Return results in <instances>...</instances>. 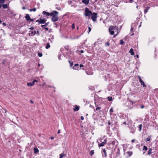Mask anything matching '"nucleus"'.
<instances>
[{"label": "nucleus", "mask_w": 158, "mask_h": 158, "mask_svg": "<svg viewBox=\"0 0 158 158\" xmlns=\"http://www.w3.org/2000/svg\"><path fill=\"white\" fill-rule=\"evenodd\" d=\"M50 16L52 17L51 20L53 22H56L59 19L58 12L56 10H53L51 12Z\"/></svg>", "instance_id": "nucleus-1"}, {"label": "nucleus", "mask_w": 158, "mask_h": 158, "mask_svg": "<svg viewBox=\"0 0 158 158\" xmlns=\"http://www.w3.org/2000/svg\"><path fill=\"white\" fill-rule=\"evenodd\" d=\"M92 14V12L89 10L87 7H86L85 11V15L86 16L89 17L91 16Z\"/></svg>", "instance_id": "nucleus-2"}, {"label": "nucleus", "mask_w": 158, "mask_h": 158, "mask_svg": "<svg viewBox=\"0 0 158 158\" xmlns=\"http://www.w3.org/2000/svg\"><path fill=\"white\" fill-rule=\"evenodd\" d=\"M47 19H41V18H40L38 20H37L36 22H38L39 24H44L45 23Z\"/></svg>", "instance_id": "nucleus-3"}, {"label": "nucleus", "mask_w": 158, "mask_h": 158, "mask_svg": "<svg viewBox=\"0 0 158 158\" xmlns=\"http://www.w3.org/2000/svg\"><path fill=\"white\" fill-rule=\"evenodd\" d=\"M97 14L96 13H93L92 14L91 19L94 22H95L97 18Z\"/></svg>", "instance_id": "nucleus-4"}, {"label": "nucleus", "mask_w": 158, "mask_h": 158, "mask_svg": "<svg viewBox=\"0 0 158 158\" xmlns=\"http://www.w3.org/2000/svg\"><path fill=\"white\" fill-rule=\"evenodd\" d=\"M109 30L110 34L111 35H113L114 33V27L113 26H110Z\"/></svg>", "instance_id": "nucleus-5"}, {"label": "nucleus", "mask_w": 158, "mask_h": 158, "mask_svg": "<svg viewBox=\"0 0 158 158\" xmlns=\"http://www.w3.org/2000/svg\"><path fill=\"white\" fill-rule=\"evenodd\" d=\"M138 78L139 79V82L140 83L141 85H142L143 87H146V85L144 84L143 81L142 80L141 77L139 76H138Z\"/></svg>", "instance_id": "nucleus-6"}, {"label": "nucleus", "mask_w": 158, "mask_h": 158, "mask_svg": "<svg viewBox=\"0 0 158 158\" xmlns=\"http://www.w3.org/2000/svg\"><path fill=\"white\" fill-rule=\"evenodd\" d=\"M107 142V140L106 139H105L104 140V141L102 142L101 143H100L98 144V146L99 147H102L104 146L105 144Z\"/></svg>", "instance_id": "nucleus-7"}, {"label": "nucleus", "mask_w": 158, "mask_h": 158, "mask_svg": "<svg viewBox=\"0 0 158 158\" xmlns=\"http://www.w3.org/2000/svg\"><path fill=\"white\" fill-rule=\"evenodd\" d=\"M42 14L46 16H50L51 13H49L48 12H46V11H44L43 12Z\"/></svg>", "instance_id": "nucleus-8"}, {"label": "nucleus", "mask_w": 158, "mask_h": 158, "mask_svg": "<svg viewBox=\"0 0 158 158\" xmlns=\"http://www.w3.org/2000/svg\"><path fill=\"white\" fill-rule=\"evenodd\" d=\"M26 19L27 21H29L31 19L30 16L28 14H27L25 16Z\"/></svg>", "instance_id": "nucleus-9"}, {"label": "nucleus", "mask_w": 158, "mask_h": 158, "mask_svg": "<svg viewBox=\"0 0 158 158\" xmlns=\"http://www.w3.org/2000/svg\"><path fill=\"white\" fill-rule=\"evenodd\" d=\"M89 2V0H82V2L85 4H88Z\"/></svg>", "instance_id": "nucleus-10"}, {"label": "nucleus", "mask_w": 158, "mask_h": 158, "mask_svg": "<svg viewBox=\"0 0 158 158\" xmlns=\"http://www.w3.org/2000/svg\"><path fill=\"white\" fill-rule=\"evenodd\" d=\"M79 107L77 105L75 106L74 108H73V110L74 111H77L79 110Z\"/></svg>", "instance_id": "nucleus-11"}, {"label": "nucleus", "mask_w": 158, "mask_h": 158, "mask_svg": "<svg viewBox=\"0 0 158 158\" xmlns=\"http://www.w3.org/2000/svg\"><path fill=\"white\" fill-rule=\"evenodd\" d=\"M2 6L4 9H6L9 8L8 5L7 4H2Z\"/></svg>", "instance_id": "nucleus-12"}, {"label": "nucleus", "mask_w": 158, "mask_h": 158, "mask_svg": "<svg viewBox=\"0 0 158 158\" xmlns=\"http://www.w3.org/2000/svg\"><path fill=\"white\" fill-rule=\"evenodd\" d=\"M27 85L28 86H33L34 85V82H32L27 83Z\"/></svg>", "instance_id": "nucleus-13"}, {"label": "nucleus", "mask_w": 158, "mask_h": 158, "mask_svg": "<svg viewBox=\"0 0 158 158\" xmlns=\"http://www.w3.org/2000/svg\"><path fill=\"white\" fill-rule=\"evenodd\" d=\"M33 150L34 151V153L35 154L38 153L39 151L38 149L36 148H34Z\"/></svg>", "instance_id": "nucleus-14"}, {"label": "nucleus", "mask_w": 158, "mask_h": 158, "mask_svg": "<svg viewBox=\"0 0 158 158\" xmlns=\"http://www.w3.org/2000/svg\"><path fill=\"white\" fill-rule=\"evenodd\" d=\"M150 9V7L148 6L147 7L145 10H144V14H146L148 12V10Z\"/></svg>", "instance_id": "nucleus-15"}, {"label": "nucleus", "mask_w": 158, "mask_h": 158, "mask_svg": "<svg viewBox=\"0 0 158 158\" xmlns=\"http://www.w3.org/2000/svg\"><path fill=\"white\" fill-rule=\"evenodd\" d=\"M103 152L104 153V154H103V155H104V156L106 157L107 156V154L106 153V150L105 149L103 150Z\"/></svg>", "instance_id": "nucleus-16"}, {"label": "nucleus", "mask_w": 158, "mask_h": 158, "mask_svg": "<svg viewBox=\"0 0 158 158\" xmlns=\"http://www.w3.org/2000/svg\"><path fill=\"white\" fill-rule=\"evenodd\" d=\"M129 52L132 55H134V53L133 52V49L132 48H131L129 51Z\"/></svg>", "instance_id": "nucleus-17"}, {"label": "nucleus", "mask_w": 158, "mask_h": 158, "mask_svg": "<svg viewBox=\"0 0 158 158\" xmlns=\"http://www.w3.org/2000/svg\"><path fill=\"white\" fill-rule=\"evenodd\" d=\"M49 23V22H48V23H45V24L44 25H41V27H47V26L48 25Z\"/></svg>", "instance_id": "nucleus-18"}, {"label": "nucleus", "mask_w": 158, "mask_h": 158, "mask_svg": "<svg viewBox=\"0 0 158 158\" xmlns=\"http://www.w3.org/2000/svg\"><path fill=\"white\" fill-rule=\"evenodd\" d=\"M79 66V64H75L74 66L73 67V69H76L77 68L76 67H78Z\"/></svg>", "instance_id": "nucleus-19"}, {"label": "nucleus", "mask_w": 158, "mask_h": 158, "mask_svg": "<svg viewBox=\"0 0 158 158\" xmlns=\"http://www.w3.org/2000/svg\"><path fill=\"white\" fill-rule=\"evenodd\" d=\"M151 138V136H149L148 137V138L145 139V141H148L150 140V139Z\"/></svg>", "instance_id": "nucleus-20"}, {"label": "nucleus", "mask_w": 158, "mask_h": 158, "mask_svg": "<svg viewBox=\"0 0 158 158\" xmlns=\"http://www.w3.org/2000/svg\"><path fill=\"white\" fill-rule=\"evenodd\" d=\"M152 149L151 148H150L149 149V150L148 152V155H150L152 153Z\"/></svg>", "instance_id": "nucleus-21"}, {"label": "nucleus", "mask_w": 158, "mask_h": 158, "mask_svg": "<svg viewBox=\"0 0 158 158\" xmlns=\"http://www.w3.org/2000/svg\"><path fill=\"white\" fill-rule=\"evenodd\" d=\"M50 45L49 43H48L47 44V45L46 46L45 48L46 49H48L49 48H50Z\"/></svg>", "instance_id": "nucleus-22"}, {"label": "nucleus", "mask_w": 158, "mask_h": 158, "mask_svg": "<svg viewBox=\"0 0 158 158\" xmlns=\"http://www.w3.org/2000/svg\"><path fill=\"white\" fill-rule=\"evenodd\" d=\"M36 8H34L33 9H29V10L30 11H33L35 12V11H36Z\"/></svg>", "instance_id": "nucleus-23"}, {"label": "nucleus", "mask_w": 158, "mask_h": 158, "mask_svg": "<svg viewBox=\"0 0 158 158\" xmlns=\"http://www.w3.org/2000/svg\"><path fill=\"white\" fill-rule=\"evenodd\" d=\"M31 34H33L34 35H35L36 34V31L35 30L32 31H31ZM30 34V33H29V34Z\"/></svg>", "instance_id": "nucleus-24"}, {"label": "nucleus", "mask_w": 158, "mask_h": 158, "mask_svg": "<svg viewBox=\"0 0 158 158\" xmlns=\"http://www.w3.org/2000/svg\"><path fill=\"white\" fill-rule=\"evenodd\" d=\"M142 124H140L139 125V130L140 131L142 130Z\"/></svg>", "instance_id": "nucleus-25"}, {"label": "nucleus", "mask_w": 158, "mask_h": 158, "mask_svg": "<svg viewBox=\"0 0 158 158\" xmlns=\"http://www.w3.org/2000/svg\"><path fill=\"white\" fill-rule=\"evenodd\" d=\"M108 100L109 101H110L112 100V97H107Z\"/></svg>", "instance_id": "nucleus-26"}, {"label": "nucleus", "mask_w": 158, "mask_h": 158, "mask_svg": "<svg viewBox=\"0 0 158 158\" xmlns=\"http://www.w3.org/2000/svg\"><path fill=\"white\" fill-rule=\"evenodd\" d=\"M94 151L93 150H92V151H91L90 152H89V154L91 156H92L93 155V154H94Z\"/></svg>", "instance_id": "nucleus-27"}, {"label": "nucleus", "mask_w": 158, "mask_h": 158, "mask_svg": "<svg viewBox=\"0 0 158 158\" xmlns=\"http://www.w3.org/2000/svg\"><path fill=\"white\" fill-rule=\"evenodd\" d=\"M143 150H145V151H146L148 150V148L146 146H143Z\"/></svg>", "instance_id": "nucleus-28"}, {"label": "nucleus", "mask_w": 158, "mask_h": 158, "mask_svg": "<svg viewBox=\"0 0 158 158\" xmlns=\"http://www.w3.org/2000/svg\"><path fill=\"white\" fill-rule=\"evenodd\" d=\"M127 153L129 156H131L132 154V152L131 151H128L127 152Z\"/></svg>", "instance_id": "nucleus-29"}, {"label": "nucleus", "mask_w": 158, "mask_h": 158, "mask_svg": "<svg viewBox=\"0 0 158 158\" xmlns=\"http://www.w3.org/2000/svg\"><path fill=\"white\" fill-rule=\"evenodd\" d=\"M120 43L122 45L124 44V42L123 41V40H120Z\"/></svg>", "instance_id": "nucleus-30"}, {"label": "nucleus", "mask_w": 158, "mask_h": 158, "mask_svg": "<svg viewBox=\"0 0 158 158\" xmlns=\"http://www.w3.org/2000/svg\"><path fill=\"white\" fill-rule=\"evenodd\" d=\"M65 155L64 154H61L60 155V158H62Z\"/></svg>", "instance_id": "nucleus-31"}, {"label": "nucleus", "mask_w": 158, "mask_h": 158, "mask_svg": "<svg viewBox=\"0 0 158 158\" xmlns=\"http://www.w3.org/2000/svg\"><path fill=\"white\" fill-rule=\"evenodd\" d=\"M68 61L69 64H70V66H72L73 65V62H71V61L69 60Z\"/></svg>", "instance_id": "nucleus-32"}, {"label": "nucleus", "mask_w": 158, "mask_h": 158, "mask_svg": "<svg viewBox=\"0 0 158 158\" xmlns=\"http://www.w3.org/2000/svg\"><path fill=\"white\" fill-rule=\"evenodd\" d=\"M105 45L106 46H109L110 45V43L108 42L105 43Z\"/></svg>", "instance_id": "nucleus-33"}, {"label": "nucleus", "mask_w": 158, "mask_h": 158, "mask_svg": "<svg viewBox=\"0 0 158 158\" xmlns=\"http://www.w3.org/2000/svg\"><path fill=\"white\" fill-rule=\"evenodd\" d=\"M38 56L39 57H41L42 56V54L41 53L39 52L38 53Z\"/></svg>", "instance_id": "nucleus-34"}, {"label": "nucleus", "mask_w": 158, "mask_h": 158, "mask_svg": "<svg viewBox=\"0 0 158 158\" xmlns=\"http://www.w3.org/2000/svg\"><path fill=\"white\" fill-rule=\"evenodd\" d=\"M101 109V107H97V108H96V110H100Z\"/></svg>", "instance_id": "nucleus-35"}, {"label": "nucleus", "mask_w": 158, "mask_h": 158, "mask_svg": "<svg viewBox=\"0 0 158 158\" xmlns=\"http://www.w3.org/2000/svg\"><path fill=\"white\" fill-rule=\"evenodd\" d=\"M88 29H89V32H88V33H89L91 31V28L90 27H88Z\"/></svg>", "instance_id": "nucleus-36"}, {"label": "nucleus", "mask_w": 158, "mask_h": 158, "mask_svg": "<svg viewBox=\"0 0 158 158\" xmlns=\"http://www.w3.org/2000/svg\"><path fill=\"white\" fill-rule=\"evenodd\" d=\"M33 82H34V83L35 84V82H38V81L36 80H34L33 81H32Z\"/></svg>", "instance_id": "nucleus-37"}, {"label": "nucleus", "mask_w": 158, "mask_h": 158, "mask_svg": "<svg viewBox=\"0 0 158 158\" xmlns=\"http://www.w3.org/2000/svg\"><path fill=\"white\" fill-rule=\"evenodd\" d=\"M113 109L112 108H111V109H110V112H113Z\"/></svg>", "instance_id": "nucleus-38"}, {"label": "nucleus", "mask_w": 158, "mask_h": 158, "mask_svg": "<svg viewBox=\"0 0 158 158\" xmlns=\"http://www.w3.org/2000/svg\"><path fill=\"white\" fill-rule=\"evenodd\" d=\"M36 34H37V35H40L39 31H37Z\"/></svg>", "instance_id": "nucleus-39"}, {"label": "nucleus", "mask_w": 158, "mask_h": 158, "mask_svg": "<svg viewBox=\"0 0 158 158\" xmlns=\"http://www.w3.org/2000/svg\"><path fill=\"white\" fill-rule=\"evenodd\" d=\"M75 28V25L74 24H73L72 25V28L73 29H74Z\"/></svg>", "instance_id": "nucleus-40"}, {"label": "nucleus", "mask_w": 158, "mask_h": 158, "mask_svg": "<svg viewBox=\"0 0 158 158\" xmlns=\"http://www.w3.org/2000/svg\"><path fill=\"white\" fill-rule=\"evenodd\" d=\"M44 29H45L46 31H48V27H44Z\"/></svg>", "instance_id": "nucleus-41"}, {"label": "nucleus", "mask_w": 158, "mask_h": 158, "mask_svg": "<svg viewBox=\"0 0 158 158\" xmlns=\"http://www.w3.org/2000/svg\"><path fill=\"white\" fill-rule=\"evenodd\" d=\"M81 119L82 120H84V117L83 116H81Z\"/></svg>", "instance_id": "nucleus-42"}, {"label": "nucleus", "mask_w": 158, "mask_h": 158, "mask_svg": "<svg viewBox=\"0 0 158 158\" xmlns=\"http://www.w3.org/2000/svg\"><path fill=\"white\" fill-rule=\"evenodd\" d=\"M83 66V65L82 64H80V67L81 68Z\"/></svg>", "instance_id": "nucleus-43"}, {"label": "nucleus", "mask_w": 158, "mask_h": 158, "mask_svg": "<svg viewBox=\"0 0 158 158\" xmlns=\"http://www.w3.org/2000/svg\"><path fill=\"white\" fill-rule=\"evenodd\" d=\"M30 102L32 104H33L34 103L33 101L32 100H30Z\"/></svg>", "instance_id": "nucleus-44"}, {"label": "nucleus", "mask_w": 158, "mask_h": 158, "mask_svg": "<svg viewBox=\"0 0 158 158\" xmlns=\"http://www.w3.org/2000/svg\"><path fill=\"white\" fill-rule=\"evenodd\" d=\"M135 139H133L131 140V142L134 143L135 142Z\"/></svg>", "instance_id": "nucleus-45"}, {"label": "nucleus", "mask_w": 158, "mask_h": 158, "mask_svg": "<svg viewBox=\"0 0 158 158\" xmlns=\"http://www.w3.org/2000/svg\"><path fill=\"white\" fill-rule=\"evenodd\" d=\"M34 20V19H31H31H30V21H31V22H32V21H33Z\"/></svg>", "instance_id": "nucleus-46"}, {"label": "nucleus", "mask_w": 158, "mask_h": 158, "mask_svg": "<svg viewBox=\"0 0 158 158\" xmlns=\"http://www.w3.org/2000/svg\"><path fill=\"white\" fill-rule=\"evenodd\" d=\"M81 53H84V51L82 50H81L80 51Z\"/></svg>", "instance_id": "nucleus-47"}, {"label": "nucleus", "mask_w": 158, "mask_h": 158, "mask_svg": "<svg viewBox=\"0 0 158 158\" xmlns=\"http://www.w3.org/2000/svg\"><path fill=\"white\" fill-rule=\"evenodd\" d=\"M133 0H129V1L130 2L132 3L133 2Z\"/></svg>", "instance_id": "nucleus-48"}, {"label": "nucleus", "mask_w": 158, "mask_h": 158, "mask_svg": "<svg viewBox=\"0 0 158 158\" xmlns=\"http://www.w3.org/2000/svg\"><path fill=\"white\" fill-rule=\"evenodd\" d=\"M144 106L143 105H142L141 106V108H144Z\"/></svg>", "instance_id": "nucleus-49"}, {"label": "nucleus", "mask_w": 158, "mask_h": 158, "mask_svg": "<svg viewBox=\"0 0 158 158\" xmlns=\"http://www.w3.org/2000/svg\"><path fill=\"white\" fill-rule=\"evenodd\" d=\"M26 8V7H22L23 9V10L25 9Z\"/></svg>", "instance_id": "nucleus-50"}, {"label": "nucleus", "mask_w": 158, "mask_h": 158, "mask_svg": "<svg viewBox=\"0 0 158 158\" xmlns=\"http://www.w3.org/2000/svg\"><path fill=\"white\" fill-rule=\"evenodd\" d=\"M60 133V130H59L58 131V132H57V133H58V134H59Z\"/></svg>", "instance_id": "nucleus-51"}, {"label": "nucleus", "mask_w": 158, "mask_h": 158, "mask_svg": "<svg viewBox=\"0 0 158 158\" xmlns=\"http://www.w3.org/2000/svg\"><path fill=\"white\" fill-rule=\"evenodd\" d=\"M54 139L53 137H51V139Z\"/></svg>", "instance_id": "nucleus-52"}, {"label": "nucleus", "mask_w": 158, "mask_h": 158, "mask_svg": "<svg viewBox=\"0 0 158 158\" xmlns=\"http://www.w3.org/2000/svg\"><path fill=\"white\" fill-rule=\"evenodd\" d=\"M2 7V6L1 5V3H0V9Z\"/></svg>", "instance_id": "nucleus-53"}, {"label": "nucleus", "mask_w": 158, "mask_h": 158, "mask_svg": "<svg viewBox=\"0 0 158 158\" xmlns=\"http://www.w3.org/2000/svg\"><path fill=\"white\" fill-rule=\"evenodd\" d=\"M30 29L32 30L33 29V27H31Z\"/></svg>", "instance_id": "nucleus-54"}, {"label": "nucleus", "mask_w": 158, "mask_h": 158, "mask_svg": "<svg viewBox=\"0 0 158 158\" xmlns=\"http://www.w3.org/2000/svg\"><path fill=\"white\" fill-rule=\"evenodd\" d=\"M123 124H126V123L125 122H124L123 123Z\"/></svg>", "instance_id": "nucleus-55"}, {"label": "nucleus", "mask_w": 158, "mask_h": 158, "mask_svg": "<svg viewBox=\"0 0 158 158\" xmlns=\"http://www.w3.org/2000/svg\"><path fill=\"white\" fill-rule=\"evenodd\" d=\"M3 25H6V23H3Z\"/></svg>", "instance_id": "nucleus-56"}, {"label": "nucleus", "mask_w": 158, "mask_h": 158, "mask_svg": "<svg viewBox=\"0 0 158 158\" xmlns=\"http://www.w3.org/2000/svg\"><path fill=\"white\" fill-rule=\"evenodd\" d=\"M136 56V57H137L138 58H139V55H137Z\"/></svg>", "instance_id": "nucleus-57"}, {"label": "nucleus", "mask_w": 158, "mask_h": 158, "mask_svg": "<svg viewBox=\"0 0 158 158\" xmlns=\"http://www.w3.org/2000/svg\"><path fill=\"white\" fill-rule=\"evenodd\" d=\"M108 124L109 125H110V122L109 121L108 122Z\"/></svg>", "instance_id": "nucleus-58"}, {"label": "nucleus", "mask_w": 158, "mask_h": 158, "mask_svg": "<svg viewBox=\"0 0 158 158\" xmlns=\"http://www.w3.org/2000/svg\"><path fill=\"white\" fill-rule=\"evenodd\" d=\"M138 6H136V8H137L138 9Z\"/></svg>", "instance_id": "nucleus-59"}, {"label": "nucleus", "mask_w": 158, "mask_h": 158, "mask_svg": "<svg viewBox=\"0 0 158 158\" xmlns=\"http://www.w3.org/2000/svg\"><path fill=\"white\" fill-rule=\"evenodd\" d=\"M2 21L1 20H0V23H1Z\"/></svg>", "instance_id": "nucleus-60"}, {"label": "nucleus", "mask_w": 158, "mask_h": 158, "mask_svg": "<svg viewBox=\"0 0 158 158\" xmlns=\"http://www.w3.org/2000/svg\"><path fill=\"white\" fill-rule=\"evenodd\" d=\"M48 87H51V86H49Z\"/></svg>", "instance_id": "nucleus-61"}, {"label": "nucleus", "mask_w": 158, "mask_h": 158, "mask_svg": "<svg viewBox=\"0 0 158 158\" xmlns=\"http://www.w3.org/2000/svg\"><path fill=\"white\" fill-rule=\"evenodd\" d=\"M95 104H96V103H95ZM97 105H96V106H96V107H97Z\"/></svg>", "instance_id": "nucleus-62"}, {"label": "nucleus", "mask_w": 158, "mask_h": 158, "mask_svg": "<svg viewBox=\"0 0 158 158\" xmlns=\"http://www.w3.org/2000/svg\"><path fill=\"white\" fill-rule=\"evenodd\" d=\"M38 65H39V66H40V64H39Z\"/></svg>", "instance_id": "nucleus-63"}, {"label": "nucleus", "mask_w": 158, "mask_h": 158, "mask_svg": "<svg viewBox=\"0 0 158 158\" xmlns=\"http://www.w3.org/2000/svg\"><path fill=\"white\" fill-rule=\"evenodd\" d=\"M145 153V152H144L143 154H144Z\"/></svg>", "instance_id": "nucleus-64"}]
</instances>
